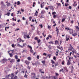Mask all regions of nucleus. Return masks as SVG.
<instances>
[{"instance_id":"e2e57ef3","label":"nucleus","mask_w":79,"mask_h":79,"mask_svg":"<svg viewBox=\"0 0 79 79\" xmlns=\"http://www.w3.org/2000/svg\"><path fill=\"white\" fill-rule=\"evenodd\" d=\"M17 77H17V76H15V77H14V79H17Z\"/></svg>"},{"instance_id":"338daca9","label":"nucleus","mask_w":79,"mask_h":79,"mask_svg":"<svg viewBox=\"0 0 79 79\" xmlns=\"http://www.w3.org/2000/svg\"><path fill=\"white\" fill-rule=\"evenodd\" d=\"M17 46H18V47H20V44H17Z\"/></svg>"},{"instance_id":"603ef678","label":"nucleus","mask_w":79,"mask_h":79,"mask_svg":"<svg viewBox=\"0 0 79 79\" xmlns=\"http://www.w3.org/2000/svg\"><path fill=\"white\" fill-rule=\"evenodd\" d=\"M11 46H12V48H13L15 47V44H12L11 45Z\"/></svg>"},{"instance_id":"4468645a","label":"nucleus","mask_w":79,"mask_h":79,"mask_svg":"<svg viewBox=\"0 0 79 79\" xmlns=\"http://www.w3.org/2000/svg\"><path fill=\"white\" fill-rule=\"evenodd\" d=\"M72 35L74 36V37H76L77 35V33L75 32L74 34H72Z\"/></svg>"},{"instance_id":"f03ea898","label":"nucleus","mask_w":79,"mask_h":79,"mask_svg":"<svg viewBox=\"0 0 79 79\" xmlns=\"http://www.w3.org/2000/svg\"><path fill=\"white\" fill-rule=\"evenodd\" d=\"M31 78L32 79H34L35 78V74L34 73H31Z\"/></svg>"},{"instance_id":"f704fd0d","label":"nucleus","mask_w":79,"mask_h":79,"mask_svg":"<svg viewBox=\"0 0 79 79\" xmlns=\"http://www.w3.org/2000/svg\"><path fill=\"white\" fill-rule=\"evenodd\" d=\"M56 5H58V6H61V4L60 3H56Z\"/></svg>"},{"instance_id":"ea45409f","label":"nucleus","mask_w":79,"mask_h":79,"mask_svg":"<svg viewBox=\"0 0 79 79\" xmlns=\"http://www.w3.org/2000/svg\"><path fill=\"white\" fill-rule=\"evenodd\" d=\"M42 63L45 64V61H42Z\"/></svg>"},{"instance_id":"423d86ee","label":"nucleus","mask_w":79,"mask_h":79,"mask_svg":"<svg viewBox=\"0 0 79 79\" xmlns=\"http://www.w3.org/2000/svg\"><path fill=\"white\" fill-rule=\"evenodd\" d=\"M25 63H26V64H27V65H29L30 63V62L29 61H28L26 60H25Z\"/></svg>"},{"instance_id":"dca6fc26","label":"nucleus","mask_w":79,"mask_h":79,"mask_svg":"<svg viewBox=\"0 0 79 79\" xmlns=\"http://www.w3.org/2000/svg\"><path fill=\"white\" fill-rule=\"evenodd\" d=\"M27 45V44L24 43L23 44V46H20L21 47H26Z\"/></svg>"},{"instance_id":"09e8293b","label":"nucleus","mask_w":79,"mask_h":79,"mask_svg":"<svg viewBox=\"0 0 79 79\" xmlns=\"http://www.w3.org/2000/svg\"><path fill=\"white\" fill-rule=\"evenodd\" d=\"M24 42V40H23L21 39H20V42Z\"/></svg>"},{"instance_id":"c03bdc74","label":"nucleus","mask_w":79,"mask_h":79,"mask_svg":"<svg viewBox=\"0 0 79 79\" xmlns=\"http://www.w3.org/2000/svg\"><path fill=\"white\" fill-rule=\"evenodd\" d=\"M64 61H63L62 62V65H64Z\"/></svg>"},{"instance_id":"f8f14e48","label":"nucleus","mask_w":79,"mask_h":79,"mask_svg":"<svg viewBox=\"0 0 79 79\" xmlns=\"http://www.w3.org/2000/svg\"><path fill=\"white\" fill-rule=\"evenodd\" d=\"M55 45H59V42L58 40H56L55 41Z\"/></svg>"},{"instance_id":"4d7b16f0","label":"nucleus","mask_w":79,"mask_h":79,"mask_svg":"<svg viewBox=\"0 0 79 79\" xmlns=\"http://www.w3.org/2000/svg\"><path fill=\"white\" fill-rule=\"evenodd\" d=\"M69 9H70V10H71V9H72V7H71V6H69Z\"/></svg>"},{"instance_id":"5fc2aeb1","label":"nucleus","mask_w":79,"mask_h":79,"mask_svg":"<svg viewBox=\"0 0 79 79\" xmlns=\"http://www.w3.org/2000/svg\"><path fill=\"white\" fill-rule=\"evenodd\" d=\"M43 55H44V56H47V53H44L43 54Z\"/></svg>"},{"instance_id":"bf43d9fd","label":"nucleus","mask_w":79,"mask_h":79,"mask_svg":"<svg viewBox=\"0 0 79 79\" xmlns=\"http://www.w3.org/2000/svg\"><path fill=\"white\" fill-rule=\"evenodd\" d=\"M44 12H45L44 10H42L41 13H42V14H44Z\"/></svg>"},{"instance_id":"774afa93","label":"nucleus","mask_w":79,"mask_h":79,"mask_svg":"<svg viewBox=\"0 0 79 79\" xmlns=\"http://www.w3.org/2000/svg\"><path fill=\"white\" fill-rule=\"evenodd\" d=\"M56 76H58L59 75V74L58 73H55Z\"/></svg>"},{"instance_id":"2f4dec72","label":"nucleus","mask_w":79,"mask_h":79,"mask_svg":"<svg viewBox=\"0 0 79 79\" xmlns=\"http://www.w3.org/2000/svg\"><path fill=\"white\" fill-rule=\"evenodd\" d=\"M75 28L77 30H78V31H79V27L78 26H76L75 27Z\"/></svg>"},{"instance_id":"69168bd1","label":"nucleus","mask_w":79,"mask_h":79,"mask_svg":"<svg viewBox=\"0 0 79 79\" xmlns=\"http://www.w3.org/2000/svg\"><path fill=\"white\" fill-rule=\"evenodd\" d=\"M69 5V4H65V6H68Z\"/></svg>"},{"instance_id":"f257e3e1","label":"nucleus","mask_w":79,"mask_h":79,"mask_svg":"<svg viewBox=\"0 0 79 79\" xmlns=\"http://www.w3.org/2000/svg\"><path fill=\"white\" fill-rule=\"evenodd\" d=\"M69 47L68 48V51L69 52L71 51L72 52L73 50H74V48H73V47H72V46L70 44H69Z\"/></svg>"},{"instance_id":"6e6552de","label":"nucleus","mask_w":79,"mask_h":79,"mask_svg":"<svg viewBox=\"0 0 79 79\" xmlns=\"http://www.w3.org/2000/svg\"><path fill=\"white\" fill-rule=\"evenodd\" d=\"M51 63L52 64V67H54L55 66V65H53V64H55V61H53V60H51Z\"/></svg>"},{"instance_id":"a211bd4d","label":"nucleus","mask_w":79,"mask_h":79,"mask_svg":"<svg viewBox=\"0 0 79 79\" xmlns=\"http://www.w3.org/2000/svg\"><path fill=\"white\" fill-rule=\"evenodd\" d=\"M37 14H38V12L37 11V10H36V12L35 13L34 16H37Z\"/></svg>"},{"instance_id":"49530a36","label":"nucleus","mask_w":79,"mask_h":79,"mask_svg":"<svg viewBox=\"0 0 79 79\" xmlns=\"http://www.w3.org/2000/svg\"><path fill=\"white\" fill-rule=\"evenodd\" d=\"M62 22H64V21H65V19H64V18L62 19Z\"/></svg>"},{"instance_id":"cd10ccee","label":"nucleus","mask_w":79,"mask_h":79,"mask_svg":"<svg viewBox=\"0 0 79 79\" xmlns=\"http://www.w3.org/2000/svg\"><path fill=\"white\" fill-rule=\"evenodd\" d=\"M43 36H44V37H45V36H46V34L44 33V32L42 34Z\"/></svg>"},{"instance_id":"6e6d98bb","label":"nucleus","mask_w":79,"mask_h":79,"mask_svg":"<svg viewBox=\"0 0 79 79\" xmlns=\"http://www.w3.org/2000/svg\"><path fill=\"white\" fill-rule=\"evenodd\" d=\"M48 29H50L51 28V27L49 25H48Z\"/></svg>"},{"instance_id":"13d9d810","label":"nucleus","mask_w":79,"mask_h":79,"mask_svg":"<svg viewBox=\"0 0 79 79\" xmlns=\"http://www.w3.org/2000/svg\"><path fill=\"white\" fill-rule=\"evenodd\" d=\"M55 14H56V12H52V15H55Z\"/></svg>"},{"instance_id":"72a5a7b5","label":"nucleus","mask_w":79,"mask_h":79,"mask_svg":"<svg viewBox=\"0 0 79 79\" xmlns=\"http://www.w3.org/2000/svg\"><path fill=\"white\" fill-rule=\"evenodd\" d=\"M37 42H38V44H39V43H40V42L41 41V40H40V39L39 40H37Z\"/></svg>"},{"instance_id":"393cba45","label":"nucleus","mask_w":79,"mask_h":79,"mask_svg":"<svg viewBox=\"0 0 79 79\" xmlns=\"http://www.w3.org/2000/svg\"><path fill=\"white\" fill-rule=\"evenodd\" d=\"M34 39L35 40L37 41L39 39H38V38L37 37H35L34 38Z\"/></svg>"},{"instance_id":"c9c22d12","label":"nucleus","mask_w":79,"mask_h":79,"mask_svg":"<svg viewBox=\"0 0 79 79\" xmlns=\"http://www.w3.org/2000/svg\"><path fill=\"white\" fill-rule=\"evenodd\" d=\"M53 79H58V78L57 77L55 76L53 77Z\"/></svg>"},{"instance_id":"79ce46f5","label":"nucleus","mask_w":79,"mask_h":79,"mask_svg":"<svg viewBox=\"0 0 79 79\" xmlns=\"http://www.w3.org/2000/svg\"><path fill=\"white\" fill-rule=\"evenodd\" d=\"M17 5H20V2H19V1H18L17 2Z\"/></svg>"},{"instance_id":"a878e982","label":"nucleus","mask_w":79,"mask_h":79,"mask_svg":"<svg viewBox=\"0 0 79 79\" xmlns=\"http://www.w3.org/2000/svg\"><path fill=\"white\" fill-rule=\"evenodd\" d=\"M48 43H49V44H52V45L54 44L53 42L52 41H50V42H49Z\"/></svg>"},{"instance_id":"b1692460","label":"nucleus","mask_w":79,"mask_h":79,"mask_svg":"<svg viewBox=\"0 0 79 79\" xmlns=\"http://www.w3.org/2000/svg\"><path fill=\"white\" fill-rule=\"evenodd\" d=\"M27 47L28 48H30V49H32V47H31V46H29V45H27Z\"/></svg>"},{"instance_id":"864d4df0","label":"nucleus","mask_w":79,"mask_h":79,"mask_svg":"<svg viewBox=\"0 0 79 79\" xmlns=\"http://www.w3.org/2000/svg\"><path fill=\"white\" fill-rule=\"evenodd\" d=\"M10 5V3L8 2L7 3V6H9Z\"/></svg>"},{"instance_id":"473e14b6","label":"nucleus","mask_w":79,"mask_h":79,"mask_svg":"<svg viewBox=\"0 0 79 79\" xmlns=\"http://www.w3.org/2000/svg\"><path fill=\"white\" fill-rule=\"evenodd\" d=\"M10 13L9 12H7V13L6 14V15H7V16H10Z\"/></svg>"},{"instance_id":"0eeeda50","label":"nucleus","mask_w":79,"mask_h":79,"mask_svg":"<svg viewBox=\"0 0 79 79\" xmlns=\"http://www.w3.org/2000/svg\"><path fill=\"white\" fill-rule=\"evenodd\" d=\"M40 63H39L38 61L35 62V65L36 66H37H37H39V65H40Z\"/></svg>"},{"instance_id":"e433bc0d","label":"nucleus","mask_w":79,"mask_h":79,"mask_svg":"<svg viewBox=\"0 0 79 79\" xmlns=\"http://www.w3.org/2000/svg\"><path fill=\"white\" fill-rule=\"evenodd\" d=\"M27 59L29 61H30V60H31V58L30 57H28L27 58Z\"/></svg>"},{"instance_id":"37998d69","label":"nucleus","mask_w":79,"mask_h":79,"mask_svg":"<svg viewBox=\"0 0 79 79\" xmlns=\"http://www.w3.org/2000/svg\"><path fill=\"white\" fill-rule=\"evenodd\" d=\"M39 26H40L41 27V28H42L43 27V26L42 25V24H41L40 25H39Z\"/></svg>"},{"instance_id":"680f3d73","label":"nucleus","mask_w":79,"mask_h":79,"mask_svg":"<svg viewBox=\"0 0 79 79\" xmlns=\"http://www.w3.org/2000/svg\"><path fill=\"white\" fill-rule=\"evenodd\" d=\"M21 10L22 12H24V9H21Z\"/></svg>"},{"instance_id":"a18cd8bd","label":"nucleus","mask_w":79,"mask_h":79,"mask_svg":"<svg viewBox=\"0 0 79 79\" xmlns=\"http://www.w3.org/2000/svg\"><path fill=\"white\" fill-rule=\"evenodd\" d=\"M66 40L67 41H68V40H69V38H68L67 39V36H66Z\"/></svg>"},{"instance_id":"bb28decb","label":"nucleus","mask_w":79,"mask_h":79,"mask_svg":"<svg viewBox=\"0 0 79 79\" xmlns=\"http://www.w3.org/2000/svg\"><path fill=\"white\" fill-rule=\"evenodd\" d=\"M15 59H16V60L18 59V55H16L15 56Z\"/></svg>"},{"instance_id":"f3484780","label":"nucleus","mask_w":79,"mask_h":79,"mask_svg":"<svg viewBox=\"0 0 79 79\" xmlns=\"http://www.w3.org/2000/svg\"><path fill=\"white\" fill-rule=\"evenodd\" d=\"M73 52V54H74V53H75V54H76V50H74H74H73V51H72Z\"/></svg>"},{"instance_id":"4c0bfd02","label":"nucleus","mask_w":79,"mask_h":79,"mask_svg":"<svg viewBox=\"0 0 79 79\" xmlns=\"http://www.w3.org/2000/svg\"><path fill=\"white\" fill-rule=\"evenodd\" d=\"M49 56V58H50V57H51V54H48V56H47V57Z\"/></svg>"},{"instance_id":"c756f323","label":"nucleus","mask_w":79,"mask_h":79,"mask_svg":"<svg viewBox=\"0 0 79 79\" xmlns=\"http://www.w3.org/2000/svg\"><path fill=\"white\" fill-rule=\"evenodd\" d=\"M76 56H77L78 58H79V54L78 53H76Z\"/></svg>"},{"instance_id":"aec40b11","label":"nucleus","mask_w":79,"mask_h":79,"mask_svg":"<svg viewBox=\"0 0 79 79\" xmlns=\"http://www.w3.org/2000/svg\"><path fill=\"white\" fill-rule=\"evenodd\" d=\"M11 51H12V53H13V54H16V52L14 50V49L13 50H11Z\"/></svg>"},{"instance_id":"c85d7f7f","label":"nucleus","mask_w":79,"mask_h":79,"mask_svg":"<svg viewBox=\"0 0 79 79\" xmlns=\"http://www.w3.org/2000/svg\"><path fill=\"white\" fill-rule=\"evenodd\" d=\"M10 56V57H12L13 56V54L11 53H9Z\"/></svg>"},{"instance_id":"de8ad7c7","label":"nucleus","mask_w":79,"mask_h":79,"mask_svg":"<svg viewBox=\"0 0 79 79\" xmlns=\"http://www.w3.org/2000/svg\"><path fill=\"white\" fill-rule=\"evenodd\" d=\"M24 77H26V78H27V75H26V73H25Z\"/></svg>"},{"instance_id":"9b49d317","label":"nucleus","mask_w":79,"mask_h":79,"mask_svg":"<svg viewBox=\"0 0 79 79\" xmlns=\"http://www.w3.org/2000/svg\"><path fill=\"white\" fill-rule=\"evenodd\" d=\"M69 31V33L70 34H73V29H70V30Z\"/></svg>"},{"instance_id":"7ed1b4c3","label":"nucleus","mask_w":79,"mask_h":79,"mask_svg":"<svg viewBox=\"0 0 79 79\" xmlns=\"http://www.w3.org/2000/svg\"><path fill=\"white\" fill-rule=\"evenodd\" d=\"M8 61V60L6 59V58H4L3 59H2V60H1V63L3 64L5 63L6 61Z\"/></svg>"},{"instance_id":"ddd939ff","label":"nucleus","mask_w":79,"mask_h":79,"mask_svg":"<svg viewBox=\"0 0 79 79\" xmlns=\"http://www.w3.org/2000/svg\"><path fill=\"white\" fill-rule=\"evenodd\" d=\"M44 2H43L41 4V8H44Z\"/></svg>"},{"instance_id":"6ab92c4d","label":"nucleus","mask_w":79,"mask_h":79,"mask_svg":"<svg viewBox=\"0 0 79 79\" xmlns=\"http://www.w3.org/2000/svg\"><path fill=\"white\" fill-rule=\"evenodd\" d=\"M17 42L18 43H19L20 42V38H19V39H17Z\"/></svg>"},{"instance_id":"39448f33","label":"nucleus","mask_w":79,"mask_h":79,"mask_svg":"<svg viewBox=\"0 0 79 79\" xmlns=\"http://www.w3.org/2000/svg\"><path fill=\"white\" fill-rule=\"evenodd\" d=\"M48 8L49 9H51V10H52L53 11L54 10V9H53V6H48Z\"/></svg>"},{"instance_id":"412c9836","label":"nucleus","mask_w":79,"mask_h":79,"mask_svg":"<svg viewBox=\"0 0 79 79\" xmlns=\"http://www.w3.org/2000/svg\"><path fill=\"white\" fill-rule=\"evenodd\" d=\"M57 51H56V56H58V52H59L60 51L58 49H57Z\"/></svg>"},{"instance_id":"8fccbe9b","label":"nucleus","mask_w":79,"mask_h":79,"mask_svg":"<svg viewBox=\"0 0 79 79\" xmlns=\"http://www.w3.org/2000/svg\"><path fill=\"white\" fill-rule=\"evenodd\" d=\"M56 17V15H54L53 16V18H55Z\"/></svg>"},{"instance_id":"0e129e2a","label":"nucleus","mask_w":79,"mask_h":79,"mask_svg":"<svg viewBox=\"0 0 79 79\" xmlns=\"http://www.w3.org/2000/svg\"><path fill=\"white\" fill-rule=\"evenodd\" d=\"M23 20H26V19H25V18H24V17H23Z\"/></svg>"},{"instance_id":"7c9ffc66","label":"nucleus","mask_w":79,"mask_h":79,"mask_svg":"<svg viewBox=\"0 0 79 79\" xmlns=\"http://www.w3.org/2000/svg\"><path fill=\"white\" fill-rule=\"evenodd\" d=\"M40 18L42 19V18H44V15H41L40 17Z\"/></svg>"},{"instance_id":"58836bf2","label":"nucleus","mask_w":79,"mask_h":79,"mask_svg":"<svg viewBox=\"0 0 79 79\" xmlns=\"http://www.w3.org/2000/svg\"><path fill=\"white\" fill-rule=\"evenodd\" d=\"M48 48L49 49H52V46L50 45H49L48 46Z\"/></svg>"},{"instance_id":"20e7f679","label":"nucleus","mask_w":79,"mask_h":79,"mask_svg":"<svg viewBox=\"0 0 79 79\" xmlns=\"http://www.w3.org/2000/svg\"><path fill=\"white\" fill-rule=\"evenodd\" d=\"M23 37L24 39H26V36L27 35V32H23Z\"/></svg>"},{"instance_id":"a19ab883","label":"nucleus","mask_w":79,"mask_h":79,"mask_svg":"<svg viewBox=\"0 0 79 79\" xmlns=\"http://www.w3.org/2000/svg\"><path fill=\"white\" fill-rule=\"evenodd\" d=\"M26 38H27V39H29V38H30V37H29V35H27L26 36Z\"/></svg>"},{"instance_id":"052dcab7","label":"nucleus","mask_w":79,"mask_h":79,"mask_svg":"<svg viewBox=\"0 0 79 79\" xmlns=\"http://www.w3.org/2000/svg\"><path fill=\"white\" fill-rule=\"evenodd\" d=\"M48 37H50V39H52V35H49L48 36Z\"/></svg>"},{"instance_id":"5701e85b","label":"nucleus","mask_w":79,"mask_h":79,"mask_svg":"<svg viewBox=\"0 0 79 79\" xmlns=\"http://www.w3.org/2000/svg\"><path fill=\"white\" fill-rule=\"evenodd\" d=\"M65 30H69H69H70V29H71V28H69L68 27H66L65 28Z\"/></svg>"},{"instance_id":"9d476101","label":"nucleus","mask_w":79,"mask_h":79,"mask_svg":"<svg viewBox=\"0 0 79 79\" xmlns=\"http://www.w3.org/2000/svg\"><path fill=\"white\" fill-rule=\"evenodd\" d=\"M14 74H15L14 73H12L11 74V75L10 76V77H11V78L10 79H14V78H13V77H14Z\"/></svg>"},{"instance_id":"3c124183","label":"nucleus","mask_w":79,"mask_h":79,"mask_svg":"<svg viewBox=\"0 0 79 79\" xmlns=\"http://www.w3.org/2000/svg\"><path fill=\"white\" fill-rule=\"evenodd\" d=\"M36 58L39 60V55H37L36 57Z\"/></svg>"},{"instance_id":"4be33fe9","label":"nucleus","mask_w":79,"mask_h":79,"mask_svg":"<svg viewBox=\"0 0 79 79\" xmlns=\"http://www.w3.org/2000/svg\"><path fill=\"white\" fill-rule=\"evenodd\" d=\"M30 53L31 52V53H33L34 52L33 50H32V49H30Z\"/></svg>"},{"instance_id":"2eb2a0df","label":"nucleus","mask_w":79,"mask_h":79,"mask_svg":"<svg viewBox=\"0 0 79 79\" xmlns=\"http://www.w3.org/2000/svg\"><path fill=\"white\" fill-rule=\"evenodd\" d=\"M15 59H12L10 60V63H14V62H15Z\"/></svg>"},{"instance_id":"1a4fd4ad","label":"nucleus","mask_w":79,"mask_h":79,"mask_svg":"<svg viewBox=\"0 0 79 79\" xmlns=\"http://www.w3.org/2000/svg\"><path fill=\"white\" fill-rule=\"evenodd\" d=\"M71 61V60H68V62L67 63V65H70L71 64V62H70Z\"/></svg>"}]
</instances>
